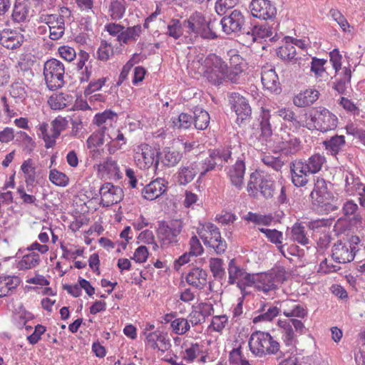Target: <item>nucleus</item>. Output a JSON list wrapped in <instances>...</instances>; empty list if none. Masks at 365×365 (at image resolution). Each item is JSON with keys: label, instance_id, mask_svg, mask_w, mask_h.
Returning a JSON list of instances; mask_svg holds the SVG:
<instances>
[{"label": "nucleus", "instance_id": "1", "mask_svg": "<svg viewBox=\"0 0 365 365\" xmlns=\"http://www.w3.org/2000/svg\"><path fill=\"white\" fill-rule=\"evenodd\" d=\"M189 68L196 78L203 76L215 86L229 82L227 64L215 53L207 56L202 53L197 55L190 63Z\"/></svg>", "mask_w": 365, "mask_h": 365}, {"label": "nucleus", "instance_id": "2", "mask_svg": "<svg viewBox=\"0 0 365 365\" xmlns=\"http://www.w3.org/2000/svg\"><path fill=\"white\" fill-rule=\"evenodd\" d=\"M303 128L317 130L322 133L334 130L338 125L337 116L323 106L314 107L304 113Z\"/></svg>", "mask_w": 365, "mask_h": 365}, {"label": "nucleus", "instance_id": "3", "mask_svg": "<svg viewBox=\"0 0 365 365\" xmlns=\"http://www.w3.org/2000/svg\"><path fill=\"white\" fill-rule=\"evenodd\" d=\"M248 345L251 353L259 358L276 355L280 350L279 343L269 332L262 331L251 334Z\"/></svg>", "mask_w": 365, "mask_h": 365}, {"label": "nucleus", "instance_id": "4", "mask_svg": "<svg viewBox=\"0 0 365 365\" xmlns=\"http://www.w3.org/2000/svg\"><path fill=\"white\" fill-rule=\"evenodd\" d=\"M72 12L68 7H61L58 12L53 14H43L40 19L41 22L48 25L49 29V38L57 41L62 38L65 33L66 22L70 21Z\"/></svg>", "mask_w": 365, "mask_h": 365}, {"label": "nucleus", "instance_id": "5", "mask_svg": "<svg viewBox=\"0 0 365 365\" xmlns=\"http://www.w3.org/2000/svg\"><path fill=\"white\" fill-rule=\"evenodd\" d=\"M183 23L185 37L198 36L205 38L217 37L216 31L213 30L215 22L207 23L204 16L200 13L196 12L192 14L187 19L183 21Z\"/></svg>", "mask_w": 365, "mask_h": 365}, {"label": "nucleus", "instance_id": "6", "mask_svg": "<svg viewBox=\"0 0 365 365\" xmlns=\"http://www.w3.org/2000/svg\"><path fill=\"white\" fill-rule=\"evenodd\" d=\"M360 239L356 235H350L346 239L339 240L332 247V258L338 263H347L354 260L358 250Z\"/></svg>", "mask_w": 365, "mask_h": 365}, {"label": "nucleus", "instance_id": "7", "mask_svg": "<svg viewBox=\"0 0 365 365\" xmlns=\"http://www.w3.org/2000/svg\"><path fill=\"white\" fill-rule=\"evenodd\" d=\"M159 150L152 145L141 143L133 150V159L135 165L140 170H149L153 166L157 169L159 165Z\"/></svg>", "mask_w": 365, "mask_h": 365}, {"label": "nucleus", "instance_id": "8", "mask_svg": "<svg viewBox=\"0 0 365 365\" xmlns=\"http://www.w3.org/2000/svg\"><path fill=\"white\" fill-rule=\"evenodd\" d=\"M197 234L207 247L220 255L227 249L226 241L221 237L219 228L212 223H205L197 230Z\"/></svg>", "mask_w": 365, "mask_h": 365}, {"label": "nucleus", "instance_id": "9", "mask_svg": "<svg viewBox=\"0 0 365 365\" xmlns=\"http://www.w3.org/2000/svg\"><path fill=\"white\" fill-rule=\"evenodd\" d=\"M65 67L63 63L56 58L46 61L43 67V76L48 88L54 91L64 83Z\"/></svg>", "mask_w": 365, "mask_h": 365}, {"label": "nucleus", "instance_id": "10", "mask_svg": "<svg viewBox=\"0 0 365 365\" xmlns=\"http://www.w3.org/2000/svg\"><path fill=\"white\" fill-rule=\"evenodd\" d=\"M67 123L66 118L58 117L51 122L50 130H48V123H42L39 125L38 135L43 138L46 148H51L55 145L56 139L61 133L66 129Z\"/></svg>", "mask_w": 365, "mask_h": 365}, {"label": "nucleus", "instance_id": "11", "mask_svg": "<svg viewBox=\"0 0 365 365\" xmlns=\"http://www.w3.org/2000/svg\"><path fill=\"white\" fill-rule=\"evenodd\" d=\"M182 228L183 222L181 220L161 221L157 229V235L164 245L176 243Z\"/></svg>", "mask_w": 365, "mask_h": 365}, {"label": "nucleus", "instance_id": "12", "mask_svg": "<svg viewBox=\"0 0 365 365\" xmlns=\"http://www.w3.org/2000/svg\"><path fill=\"white\" fill-rule=\"evenodd\" d=\"M93 168L97 172V175L101 179L118 180L123 178L118 161L112 157H107L96 164Z\"/></svg>", "mask_w": 365, "mask_h": 365}, {"label": "nucleus", "instance_id": "13", "mask_svg": "<svg viewBox=\"0 0 365 365\" xmlns=\"http://www.w3.org/2000/svg\"><path fill=\"white\" fill-rule=\"evenodd\" d=\"M232 110L237 115L238 124L242 123L249 119L252 114V109L247 100L238 93H232L228 96Z\"/></svg>", "mask_w": 365, "mask_h": 365}, {"label": "nucleus", "instance_id": "14", "mask_svg": "<svg viewBox=\"0 0 365 365\" xmlns=\"http://www.w3.org/2000/svg\"><path fill=\"white\" fill-rule=\"evenodd\" d=\"M101 205L103 207H110L120 202L124 196L123 189L110 182L103 183L99 190Z\"/></svg>", "mask_w": 365, "mask_h": 365}, {"label": "nucleus", "instance_id": "15", "mask_svg": "<svg viewBox=\"0 0 365 365\" xmlns=\"http://www.w3.org/2000/svg\"><path fill=\"white\" fill-rule=\"evenodd\" d=\"M250 10L254 17L263 20L272 19L277 14L276 7L268 0H252Z\"/></svg>", "mask_w": 365, "mask_h": 365}, {"label": "nucleus", "instance_id": "16", "mask_svg": "<svg viewBox=\"0 0 365 365\" xmlns=\"http://www.w3.org/2000/svg\"><path fill=\"white\" fill-rule=\"evenodd\" d=\"M230 66H227V76L229 82L237 84L243 73L247 68V63L238 53L230 56Z\"/></svg>", "mask_w": 365, "mask_h": 365}, {"label": "nucleus", "instance_id": "17", "mask_svg": "<svg viewBox=\"0 0 365 365\" xmlns=\"http://www.w3.org/2000/svg\"><path fill=\"white\" fill-rule=\"evenodd\" d=\"M145 346L153 350H158L162 353H165L171 346L170 340L160 331H154L149 333L145 332Z\"/></svg>", "mask_w": 365, "mask_h": 365}, {"label": "nucleus", "instance_id": "18", "mask_svg": "<svg viewBox=\"0 0 365 365\" xmlns=\"http://www.w3.org/2000/svg\"><path fill=\"white\" fill-rule=\"evenodd\" d=\"M245 23V18L239 10L232 11L229 16L223 17L220 21L222 31L227 34L240 31Z\"/></svg>", "mask_w": 365, "mask_h": 365}, {"label": "nucleus", "instance_id": "19", "mask_svg": "<svg viewBox=\"0 0 365 365\" xmlns=\"http://www.w3.org/2000/svg\"><path fill=\"white\" fill-rule=\"evenodd\" d=\"M279 136L281 141L279 143V148L284 154L293 155L301 150V142L295 135L281 130Z\"/></svg>", "mask_w": 365, "mask_h": 365}, {"label": "nucleus", "instance_id": "20", "mask_svg": "<svg viewBox=\"0 0 365 365\" xmlns=\"http://www.w3.org/2000/svg\"><path fill=\"white\" fill-rule=\"evenodd\" d=\"M320 93L314 88L300 91L293 97V104L298 108H306L313 105L319 98Z\"/></svg>", "mask_w": 365, "mask_h": 365}, {"label": "nucleus", "instance_id": "21", "mask_svg": "<svg viewBox=\"0 0 365 365\" xmlns=\"http://www.w3.org/2000/svg\"><path fill=\"white\" fill-rule=\"evenodd\" d=\"M20 170L24 175V181L27 187L34 186L38 182L41 171L37 170V166L32 158L24 160Z\"/></svg>", "mask_w": 365, "mask_h": 365}, {"label": "nucleus", "instance_id": "22", "mask_svg": "<svg viewBox=\"0 0 365 365\" xmlns=\"http://www.w3.org/2000/svg\"><path fill=\"white\" fill-rule=\"evenodd\" d=\"M24 41V36L18 30L4 29L0 34V43L7 49L19 48Z\"/></svg>", "mask_w": 365, "mask_h": 365}, {"label": "nucleus", "instance_id": "23", "mask_svg": "<svg viewBox=\"0 0 365 365\" xmlns=\"http://www.w3.org/2000/svg\"><path fill=\"white\" fill-rule=\"evenodd\" d=\"M279 310L287 317L304 318L307 315V309L292 299H285L278 302Z\"/></svg>", "mask_w": 365, "mask_h": 365}, {"label": "nucleus", "instance_id": "24", "mask_svg": "<svg viewBox=\"0 0 365 365\" xmlns=\"http://www.w3.org/2000/svg\"><path fill=\"white\" fill-rule=\"evenodd\" d=\"M260 130L261 133L259 135V141L262 144H264L267 146L272 145V129L270 124L271 113L269 109L262 108V112L260 115Z\"/></svg>", "mask_w": 365, "mask_h": 365}, {"label": "nucleus", "instance_id": "25", "mask_svg": "<svg viewBox=\"0 0 365 365\" xmlns=\"http://www.w3.org/2000/svg\"><path fill=\"white\" fill-rule=\"evenodd\" d=\"M167 184L165 179L158 178L151 181L143 189L142 195L145 199L153 200L165 192Z\"/></svg>", "mask_w": 365, "mask_h": 365}, {"label": "nucleus", "instance_id": "26", "mask_svg": "<svg viewBox=\"0 0 365 365\" xmlns=\"http://www.w3.org/2000/svg\"><path fill=\"white\" fill-rule=\"evenodd\" d=\"M118 114L111 110H105L102 113H98L95 115L93 123L94 125L101 128L103 134L109 128L113 127L118 120Z\"/></svg>", "mask_w": 365, "mask_h": 365}, {"label": "nucleus", "instance_id": "27", "mask_svg": "<svg viewBox=\"0 0 365 365\" xmlns=\"http://www.w3.org/2000/svg\"><path fill=\"white\" fill-rule=\"evenodd\" d=\"M290 170L292 181L296 187H303L307 183V178L310 173L307 170L302 160H298L292 162L290 164Z\"/></svg>", "mask_w": 365, "mask_h": 365}, {"label": "nucleus", "instance_id": "28", "mask_svg": "<svg viewBox=\"0 0 365 365\" xmlns=\"http://www.w3.org/2000/svg\"><path fill=\"white\" fill-rule=\"evenodd\" d=\"M261 81L265 89L271 92L277 93L279 91V78L274 68L264 66L262 68Z\"/></svg>", "mask_w": 365, "mask_h": 365}, {"label": "nucleus", "instance_id": "29", "mask_svg": "<svg viewBox=\"0 0 365 365\" xmlns=\"http://www.w3.org/2000/svg\"><path fill=\"white\" fill-rule=\"evenodd\" d=\"M245 165L242 160H238L236 163L227 168V175L231 183L236 187L241 189L244 184V175Z\"/></svg>", "mask_w": 365, "mask_h": 365}, {"label": "nucleus", "instance_id": "30", "mask_svg": "<svg viewBox=\"0 0 365 365\" xmlns=\"http://www.w3.org/2000/svg\"><path fill=\"white\" fill-rule=\"evenodd\" d=\"M202 352V346L188 340L184 341L180 346V356L187 363H191Z\"/></svg>", "mask_w": 365, "mask_h": 365}, {"label": "nucleus", "instance_id": "31", "mask_svg": "<svg viewBox=\"0 0 365 365\" xmlns=\"http://www.w3.org/2000/svg\"><path fill=\"white\" fill-rule=\"evenodd\" d=\"M207 272L205 270L199 267L192 268L188 271L185 276L186 282L196 288V289H203L207 284Z\"/></svg>", "mask_w": 365, "mask_h": 365}, {"label": "nucleus", "instance_id": "32", "mask_svg": "<svg viewBox=\"0 0 365 365\" xmlns=\"http://www.w3.org/2000/svg\"><path fill=\"white\" fill-rule=\"evenodd\" d=\"M311 197L322 206L329 204L327 200L331 197V193L328 192L327 183L323 178L317 180Z\"/></svg>", "mask_w": 365, "mask_h": 365}, {"label": "nucleus", "instance_id": "33", "mask_svg": "<svg viewBox=\"0 0 365 365\" xmlns=\"http://www.w3.org/2000/svg\"><path fill=\"white\" fill-rule=\"evenodd\" d=\"M277 325L279 327L284 344L287 346H294L297 342V336L290 324V321L279 319Z\"/></svg>", "mask_w": 365, "mask_h": 365}, {"label": "nucleus", "instance_id": "34", "mask_svg": "<svg viewBox=\"0 0 365 365\" xmlns=\"http://www.w3.org/2000/svg\"><path fill=\"white\" fill-rule=\"evenodd\" d=\"M255 288L264 294L275 291L277 289L276 284L272 280V276L268 272L255 275Z\"/></svg>", "mask_w": 365, "mask_h": 365}, {"label": "nucleus", "instance_id": "35", "mask_svg": "<svg viewBox=\"0 0 365 365\" xmlns=\"http://www.w3.org/2000/svg\"><path fill=\"white\" fill-rule=\"evenodd\" d=\"M21 283V279L14 275L0 277V297L9 295Z\"/></svg>", "mask_w": 365, "mask_h": 365}, {"label": "nucleus", "instance_id": "36", "mask_svg": "<svg viewBox=\"0 0 365 365\" xmlns=\"http://www.w3.org/2000/svg\"><path fill=\"white\" fill-rule=\"evenodd\" d=\"M142 27L140 25H135L125 28L118 40L120 46L128 44L131 42H135L142 34Z\"/></svg>", "mask_w": 365, "mask_h": 365}, {"label": "nucleus", "instance_id": "37", "mask_svg": "<svg viewBox=\"0 0 365 365\" xmlns=\"http://www.w3.org/2000/svg\"><path fill=\"white\" fill-rule=\"evenodd\" d=\"M162 163L167 167H173L182 159V153L174 147H165L163 150Z\"/></svg>", "mask_w": 365, "mask_h": 365}, {"label": "nucleus", "instance_id": "38", "mask_svg": "<svg viewBox=\"0 0 365 365\" xmlns=\"http://www.w3.org/2000/svg\"><path fill=\"white\" fill-rule=\"evenodd\" d=\"M360 178L351 172H347L345 175L344 191L349 195H356L364 187Z\"/></svg>", "mask_w": 365, "mask_h": 365}, {"label": "nucleus", "instance_id": "39", "mask_svg": "<svg viewBox=\"0 0 365 365\" xmlns=\"http://www.w3.org/2000/svg\"><path fill=\"white\" fill-rule=\"evenodd\" d=\"M71 102V96L63 93L53 94L48 100V103L53 110L63 109Z\"/></svg>", "mask_w": 365, "mask_h": 365}, {"label": "nucleus", "instance_id": "40", "mask_svg": "<svg viewBox=\"0 0 365 365\" xmlns=\"http://www.w3.org/2000/svg\"><path fill=\"white\" fill-rule=\"evenodd\" d=\"M326 163V158L321 154L317 153L310 156L307 160L303 161L307 171L310 174L319 173L323 165Z\"/></svg>", "mask_w": 365, "mask_h": 365}, {"label": "nucleus", "instance_id": "41", "mask_svg": "<svg viewBox=\"0 0 365 365\" xmlns=\"http://www.w3.org/2000/svg\"><path fill=\"white\" fill-rule=\"evenodd\" d=\"M273 29L267 23L255 26L252 29V36L253 41H260L262 39H272Z\"/></svg>", "mask_w": 365, "mask_h": 365}, {"label": "nucleus", "instance_id": "42", "mask_svg": "<svg viewBox=\"0 0 365 365\" xmlns=\"http://www.w3.org/2000/svg\"><path fill=\"white\" fill-rule=\"evenodd\" d=\"M165 34L174 39H178L181 36H185V27L183 21L178 19H172L169 21L167 26Z\"/></svg>", "mask_w": 365, "mask_h": 365}, {"label": "nucleus", "instance_id": "43", "mask_svg": "<svg viewBox=\"0 0 365 365\" xmlns=\"http://www.w3.org/2000/svg\"><path fill=\"white\" fill-rule=\"evenodd\" d=\"M125 0H111L108 6V15L112 20L121 19L125 12Z\"/></svg>", "mask_w": 365, "mask_h": 365}, {"label": "nucleus", "instance_id": "44", "mask_svg": "<svg viewBox=\"0 0 365 365\" xmlns=\"http://www.w3.org/2000/svg\"><path fill=\"white\" fill-rule=\"evenodd\" d=\"M40 262L39 255L31 252L22 257L17 264V268L20 270L31 269L38 266Z\"/></svg>", "mask_w": 365, "mask_h": 365}, {"label": "nucleus", "instance_id": "45", "mask_svg": "<svg viewBox=\"0 0 365 365\" xmlns=\"http://www.w3.org/2000/svg\"><path fill=\"white\" fill-rule=\"evenodd\" d=\"M192 119L195 128L202 130L206 129L209 125L210 118L206 110L200 108H195Z\"/></svg>", "mask_w": 365, "mask_h": 365}, {"label": "nucleus", "instance_id": "46", "mask_svg": "<svg viewBox=\"0 0 365 365\" xmlns=\"http://www.w3.org/2000/svg\"><path fill=\"white\" fill-rule=\"evenodd\" d=\"M291 239L302 245H307L309 240L307 236L305 227L301 223H294L291 229Z\"/></svg>", "mask_w": 365, "mask_h": 365}, {"label": "nucleus", "instance_id": "47", "mask_svg": "<svg viewBox=\"0 0 365 365\" xmlns=\"http://www.w3.org/2000/svg\"><path fill=\"white\" fill-rule=\"evenodd\" d=\"M323 144L332 155H336L345 144V138L344 135H336L329 140L324 141Z\"/></svg>", "mask_w": 365, "mask_h": 365}, {"label": "nucleus", "instance_id": "48", "mask_svg": "<svg viewBox=\"0 0 365 365\" xmlns=\"http://www.w3.org/2000/svg\"><path fill=\"white\" fill-rule=\"evenodd\" d=\"M244 220L252 222L257 225L269 226L272 222L274 217L271 214L261 215L256 212H249L245 217Z\"/></svg>", "mask_w": 365, "mask_h": 365}, {"label": "nucleus", "instance_id": "49", "mask_svg": "<svg viewBox=\"0 0 365 365\" xmlns=\"http://www.w3.org/2000/svg\"><path fill=\"white\" fill-rule=\"evenodd\" d=\"M277 115L281 117L284 120L292 122L293 125L297 128H301V123H304L305 118L297 119L295 113L292 108H282L277 110Z\"/></svg>", "mask_w": 365, "mask_h": 365}, {"label": "nucleus", "instance_id": "50", "mask_svg": "<svg viewBox=\"0 0 365 365\" xmlns=\"http://www.w3.org/2000/svg\"><path fill=\"white\" fill-rule=\"evenodd\" d=\"M197 172L192 166L181 167L177 173V180L180 185H185L195 177Z\"/></svg>", "mask_w": 365, "mask_h": 365}, {"label": "nucleus", "instance_id": "51", "mask_svg": "<svg viewBox=\"0 0 365 365\" xmlns=\"http://www.w3.org/2000/svg\"><path fill=\"white\" fill-rule=\"evenodd\" d=\"M170 329L172 332L177 335H183L190 329V324L187 319L184 317H178L171 322Z\"/></svg>", "mask_w": 365, "mask_h": 365}, {"label": "nucleus", "instance_id": "52", "mask_svg": "<svg viewBox=\"0 0 365 365\" xmlns=\"http://www.w3.org/2000/svg\"><path fill=\"white\" fill-rule=\"evenodd\" d=\"M48 178L53 184L59 187H66L69 182V178L55 168L50 170Z\"/></svg>", "mask_w": 365, "mask_h": 365}, {"label": "nucleus", "instance_id": "53", "mask_svg": "<svg viewBox=\"0 0 365 365\" xmlns=\"http://www.w3.org/2000/svg\"><path fill=\"white\" fill-rule=\"evenodd\" d=\"M173 126L177 129H187L193 124L192 117L185 113L172 119Z\"/></svg>", "mask_w": 365, "mask_h": 365}, {"label": "nucleus", "instance_id": "54", "mask_svg": "<svg viewBox=\"0 0 365 365\" xmlns=\"http://www.w3.org/2000/svg\"><path fill=\"white\" fill-rule=\"evenodd\" d=\"M229 365H250L249 361L242 354L240 346L230 352Z\"/></svg>", "mask_w": 365, "mask_h": 365}, {"label": "nucleus", "instance_id": "55", "mask_svg": "<svg viewBox=\"0 0 365 365\" xmlns=\"http://www.w3.org/2000/svg\"><path fill=\"white\" fill-rule=\"evenodd\" d=\"M29 9L27 6L23 3L15 4L12 11V19L18 23L23 22L28 16Z\"/></svg>", "mask_w": 365, "mask_h": 365}, {"label": "nucleus", "instance_id": "56", "mask_svg": "<svg viewBox=\"0 0 365 365\" xmlns=\"http://www.w3.org/2000/svg\"><path fill=\"white\" fill-rule=\"evenodd\" d=\"M246 271L237 267L234 260H231L229 263V283L231 284H237Z\"/></svg>", "mask_w": 365, "mask_h": 365}, {"label": "nucleus", "instance_id": "57", "mask_svg": "<svg viewBox=\"0 0 365 365\" xmlns=\"http://www.w3.org/2000/svg\"><path fill=\"white\" fill-rule=\"evenodd\" d=\"M326 62L327 61L324 59H320L316 57L312 58L310 70L314 73V77L319 79V81H321V78L327 73L324 68Z\"/></svg>", "mask_w": 365, "mask_h": 365}, {"label": "nucleus", "instance_id": "58", "mask_svg": "<svg viewBox=\"0 0 365 365\" xmlns=\"http://www.w3.org/2000/svg\"><path fill=\"white\" fill-rule=\"evenodd\" d=\"M210 157L216 163V165H222L223 162H227L231 158V150L230 148L222 150H210Z\"/></svg>", "mask_w": 365, "mask_h": 365}, {"label": "nucleus", "instance_id": "59", "mask_svg": "<svg viewBox=\"0 0 365 365\" xmlns=\"http://www.w3.org/2000/svg\"><path fill=\"white\" fill-rule=\"evenodd\" d=\"M277 56L283 60L290 61L294 59L296 56V48L291 44L289 40L288 43H286L285 45L279 48Z\"/></svg>", "mask_w": 365, "mask_h": 365}, {"label": "nucleus", "instance_id": "60", "mask_svg": "<svg viewBox=\"0 0 365 365\" xmlns=\"http://www.w3.org/2000/svg\"><path fill=\"white\" fill-rule=\"evenodd\" d=\"M259 232L263 233L268 240L276 245L282 244L283 242V233L276 229L259 228Z\"/></svg>", "mask_w": 365, "mask_h": 365}, {"label": "nucleus", "instance_id": "61", "mask_svg": "<svg viewBox=\"0 0 365 365\" xmlns=\"http://www.w3.org/2000/svg\"><path fill=\"white\" fill-rule=\"evenodd\" d=\"M259 187L262 195L265 198H271L273 197L275 190L274 181L267 178H262Z\"/></svg>", "mask_w": 365, "mask_h": 365}, {"label": "nucleus", "instance_id": "62", "mask_svg": "<svg viewBox=\"0 0 365 365\" xmlns=\"http://www.w3.org/2000/svg\"><path fill=\"white\" fill-rule=\"evenodd\" d=\"M227 323L228 318L226 315L214 316L209 326V329L216 332H222Z\"/></svg>", "mask_w": 365, "mask_h": 365}, {"label": "nucleus", "instance_id": "63", "mask_svg": "<svg viewBox=\"0 0 365 365\" xmlns=\"http://www.w3.org/2000/svg\"><path fill=\"white\" fill-rule=\"evenodd\" d=\"M10 94L12 98L20 101H23L27 96L25 86L18 82L12 84Z\"/></svg>", "mask_w": 365, "mask_h": 365}, {"label": "nucleus", "instance_id": "64", "mask_svg": "<svg viewBox=\"0 0 365 365\" xmlns=\"http://www.w3.org/2000/svg\"><path fill=\"white\" fill-rule=\"evenodd\" d=\"M113 53L112 46L106 41H102L97 51L98 58L103 61H107Z\"/></svg>", "mask_w": 365, "mask_h": 365}]
</instances>
